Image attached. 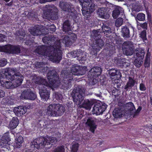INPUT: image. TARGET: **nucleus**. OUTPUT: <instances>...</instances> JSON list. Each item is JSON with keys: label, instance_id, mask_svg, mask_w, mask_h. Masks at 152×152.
<instances>
[{"label": "nucleus", "instance_id": "f257e3e1", "mask_svg": "<svg viewBox=\"0 0 152 152\" xmlns=\"http://www.w3.org/2000/svg\"><path fill=\"white\" fill-rule=\"evenodd\" d=\"M56 38L53 35L47 36L42 39L43 42L47 43L48 46H42L38 47L35 52L47 57L50 61L58 63L62 58L60 39L54 42Z\"/></svg>", "mask_w": 152, "mask_h": 152}, {"label": "nucleus", "instance_id": "f03ea898", "mask_svg": "<svg viewBox=\"0 0 152 152\" xmlns=\"http://www.w3.org/2000/svg\"><path fill=\"white\" fill-rule=\"evenodd\" d=\"M47 76L49 83L45 79L39 77L37 78L35 82L36 83L40 85L39 93L42 99L44 101L49 98L50 88L56 87L61 83L58 75L54 70L50 71Z\"/></svg>", "mask_w": 152, "mask_h": 152}, {"label": "nucleus", "instance_id": "7ed1b4c3", "mask_svg": "<svg viewBox=\"0 0 152 152\" xmlns=\"http://www.w3.org/2000/svg\"><path fill=\"white\" fill-rule=\"evenodd\" d=\"M71 72H68V70H64L62 71L61 75V79L62 80L61 82L63 86L62 88L65 89H68L71 87V83L70 81L73 80L72 76L82 75L86 73V68L80 66L76 64H73L70 65Z\"/></svg>", "mask_w": 152, "mask_h": 152}, {"label": "nucleus", "instance_id": "20e7f679", "mask_svg": "<svg viewBox=\"0 0 152 152\" xmlns=\"http://www.w3.org/2000/svg\"><path fill=\"white\" fill-rule=\"evenodd\" d=\"M8 74L10 77V81H6L5 78H1L0 79V86L6 88H12L20 85L23 81V77L21 75L19 70L16 69H9Z\"/></svg>", "mask_w": 152, "mask_h": 152}, {"label": "nucleus", "instance_id": "39448f33", "mask_svg": "<svg viewBox=\"0 0 152 152\" xmlns=\"http://www.w3.org/2000/svg\"><path fill=\"white\" fill-rule=\"evenodd\" d=\"M85 90L83 87H78L72 91V95L73 101L76 104L82 106L87 109H89L91 108V104L88 100H85L82 103L85 95Z\"/></svg>", "mask_w": 152, "mask_h": 152}, {"label": "nucleus", "instance_id": "423d86ee", "mask_svg": "<svg viewBox=\"0 0 152 152\" xmlns=\"http://www.w3.org/2000/svg\"><path fill=\"white\" fill-rule=\"evenodd\" d=\"M65 110L64 107L61 104H51L47 107L46 114L49 116L57 117L62 115Z\"/></svg>", "mask_w": 152, "mask_h": 152}, {"label": "nucleus", "instance_id": "0eeeda50", "mask_svg": "<svg viewBox=\"0 0 152 152\" xmlns=\"http://www.w3.org/2000/svg\"><path fill=\"white\" fill-rule=\"evenodd\" d=\"M137 58L134 61V64L137 67H140L143 63L145 55L144 50L142 48H137L135 50Z\"/></svg>", "mask_w": 152, "mask_h": 152}, {"label": "nucleus", "instance_id": "6e6552de", "mask_svg": "<svg viewBox=\"0 0 152 152\" xmlns=\"http://www.w3.org/2000/svg\"><path fill=\"white\" fill-rule=\"evenodd\" d=\"M60 7L68 15L72 17L75 16L76 12L74 7L69 4L65 2H60Z\"/></svg>", "mask_w": 152, "mask_h": 152}, {"label": "nucleus", "instance_id": "1a4fd4ad", "mask_svg": "<svg viewBox=\"0 0 152 152\" xmlns=\"http://www.w3.org/2000/svg\"><path fill=\"white\" fill-rule=\"evenodd\" d=\"M122 50L123 53L126 55L131 56L134 53V49L132 42L126 41L123 43Z\"/></svg>", "mask_w": 152, "mask_h": 152}, {"label": "nucleus", "instance_id": "9d476101", "mask_svg": "<svg viewBox=\"0 0 152 152\" xmlns=\"http://www.w3.org/2000/svg\"><path fill=\"white\" fill-rule=\"evenodd\" d=\"M2 51L8 53H18L20 52V48L10 45H6L1 47Z\"/></svg>", "mask_w": 152, "mask_h": 152}, {"label": "nucleus", "instance_id": "9b49d317", "mask_svg": "<svg viewBox=\"0 0 152 152\" xmlns=\"http://www.w3.org/2000/svg\"><path fill=\"white\" fill-rule=\"evenodd\" d=\"M107 105L105 104L96 103L93 107L92 113L96 115H100L103 113Z\"/></svg>", "mask_w": 152, "mask_h": 152}, {"label": "nucleus", "instance_id": "f8f14e48", "mask_svg": "<svg viewBox=\"0 0 152 152\" xmlns=\"http://www.w3.org/2000/svg\"><path fill=\"white\" fill-rule=\"evenodd\" d=\"M47 11L45 12L43 15L44 18L48 19L51 18L53 15L55 14L58 12L57 8L53 5L47 6Z\"/></svg>", "mask_w": 152, "mask_h": 152}, {"label": "nucleus", "instance_id": "ddd939ff", "mask_svg": "<svg viewBox=\"0 0 152 152\" xmlns=\"http://www.w3.org/2000/svg\"><path fill=\"white\" fill-rule=\"evenodd\" d=\"M97 120L94 118H89L86 122V124L89 127V130L92 132L94 133L95 130L96 128Z\"/></svg>", "mask_w": 152, "mask_h": 152}, {"label": "nucleus", "instance_id": "4468645a", "mask_svg": "<svg viewBox=\"0 0 152 152\" xmlns=\"http://www.w3.org/2000/svg\"><path fill=\"white\" fill-rule=\"evenodd\" d=\"M21 96L25 99L31 100H34L36 97V94L31 91L30 89L24 91L22 93Z\"/></svg>", "mask_w": 152, "mask_h": 152}, {"label": "nucleus", "instance_id": "2eb2a0df", "mask_svg": "<svg viewBox=\"0 0 152 152\" xmlns=\"http://www.w3.org/2000/svg\"><path fill=\"white\" fill-rule=\"evenodd\" d=\"M34 142H57L56 138L47 136L45 137H41L40 138L36 139L34 141Z\"/></svg>", "mask_w": 152, "mask_h": 152}, {"label": "nucleus", "instance_id": "dca6fc26", "mask_svg": "<svg viewBox=\"0 0 152 152\" xmlns=\"http://www.w3.org/2000/svg\"><path fill=\"white\" fill-rule=\"evenodd\" d=\"M27 108L26 107L20 106L15 107L14 112L15 115L18 116H21L24 114L27 111Z\"/></svg>", "mask_w": 152, "mask_h": 152}, {"label": "nucleus", "instance_id": "f3484780", "mask_svg": "<svg viewBox=\"0 0 152 152\" xmlns=\"http://www.w3.org/2000/svg\"><path fill=\"white\" fill-rule=\"evenodd\" d=\"M101 69L99 67H94L91 69L88 73V75L94 76L95 77L98 76L101 73Z\"/></svg>", "mask_w": 152, "mask_h": 152}, {"label": "nucleus", "instance_id": "a211bd4d", "mask_svg": "<svg viewBox=\"0 0 152 152\" xmlns=\"http://www.w3.org/2000/svg\"><path fill=\"white\" fill-rule=\"evenodd\" d=\"M97 13L100 17L103 18L107 19L109 17V15L107 13L104 7L99 8L97 11Z\"/></svg>", "mask_w": 152, "mask_h": 152}, {"label": "nucleus", "instance_id": "6ab92c4d", "mask_svg": "<svg viewBox=\"0 0 152 152\" xmlns=\"http://www.w3.org/2000/svg\"><path fill=\"white\" fill-rule=\"evenodd\" d=\"M115 9L113 11L112 16L114 18H118L120 14L123 13L122 8L118 6H115Z\"/></svg>", "mask_w": 152, "mask_h": 152}, {"label": "nucleus", "instance_id": "aec40b11", "mask_svg": "<svg viewBox=\"0 0 152 152\" xmlns=\"http://www.w3.org/2000/svg\"><path fill=\"white\" fill-rule=\"evenodd\" d=\"M29 32L34 36H38L41 34L40 28L39 26H35L32 28L30 29Z\"/></svg>", "mask_w": 152, "mask_h": 152}, {"label": "nucleus", "instance_id": "412c9836", "mask_svg": "<svg viewBox=\"0 0 152 152\" xmlns=\"http://www.w3.org/2000/svg\"><path fill=\"white\" fill-rule=\"evenodd\" d=\"M136 83V81L134 79L129 77L128 80L125 86V89L127 90L129 88H131L134 86Z\"/></svg>", "mask_w": 152, "mask_h": 152}, {"label": "nucleus", "instance_id": "4be33fe9", "mask_svg": "<svg viewBox=\"0 0 152 152\" xmlns=\"http://www.w3.org/2000/svg\"><path fill=\"white\" fill-rule=\"evenodd\" d=\"M109 73L111 77L115 76L117 78H120L121 76V74L119 70L112 69L110 70Z\"/></svg>", "mask_w": 152, "mask_h": 152}, {"label": "nucleus", "instance_id": "5701e85b", "mask_svg": "<svg viewBox=\"0 0 152 152\" xmlns=\"http://www.w3.org/2000/svg\"><path fill=\"white\" fill-rule=\"evenodd\" d=\"M62 30L65 33H68V32L71 30L70 22L68 20H66L63 23Z\"/></svg>", "mask_w": 152, "mask_h": 152}, {"label": "nucleus", "instance_id": "b1692460", "mask_svg": "<svg viewBox=\"0 0 152 152\" xmlns=\"http://www.w3.org/2000/svg\"><path fill=\"white\" fill-rule=\"evenodd\" d=\"M124 109L126 111L130 112L131 113L135 110L133 104L131 102H129L125 104Z\"/></svg>", "mask_w": 152, "mask_h": 152}, {"label": "nucleus", "instance_id": "393cba45", "mask_svg": "<svg viewBox=\"0 0 152 152\" xmlns=\"http://www.w3.org/2000/svg\"><path fill=\"white\" fill-rule=\"evenodd\" d=\"M19 121L17 118L13 117L9 125L10 128L12 129H13L18 126Z\"/></svg>", "mask_w": 152, "mask_h": 152}, {"label": "nucleus", "instance_id": "a878e982", "mask_svg": "<svg viewBox=\"0 0 152 152\" xmlns=\"http://www.w3.org/2000/svg\"><path fill=\"white\" fill-rule=\"evenodd\" d=\"M122 32L123 36L124 38H128L130 37L129 30L127 26L123 27L122 29Z\"/></svg>", "mask_w": 152, "mask_h": 152}, {"label": "nucleus", "instance_id": "bb28decb", "mask_svg": "<svg viewBox=\"0 0 152 152\" xmlns=\"http://www.w3.org/2000/svg\"><path fill=\"white\" fill-rule=\"evenodd\" d=\"M96 7V6L94 3L93 1L91 0L90 1L89 3H88L86 5H84V7H86L88 8L91 12H93L94 11Z\"/></svg>", "mask_w": 152, "mask_h": 152}, {"label": "nucleus", "instance_id": "cd10ccee", "mask_svg": "<svg viewBox=\"0 0 152 152\" xmlns=\"http://www.w3.org/2000/svg\"><path fill=\"white\" fill-rule=\"evenodd\" d=\"M92 36L96 40L100 39L101 37V32L99 31V30H94L93 31Z\"/></svg>", "mask_w": 152, "mask_h": 152}, {"label": "nucleus", "instance_id": "c85d7f7f", "mask_svg": "<svg viewBox=\"0 0 152 152\" xmlns=\"http://www.w3.org/2000/svg\"><path fill=\"white\" fill-rule=\"evenodd\" d=\"M31 145H33L34 149H39L44 147L46 145V143H31Z\"/></svg>", "mask_w": 152, "mask_h": 152}, {"label": "nucleus", "instance_id": "c756f323", "mask_svg": "<svg viewBox=\"0 0 152 152\" xmlns=\"http://www.w3.org/2000/svg\"><path fill=\"white\" fill-rule=\"evenodd\" d=\"M113 116L116 118L121 117L122 115L121 110L118 109H115L113 112Z\"/></svg>", "mask_w": 152, "mask_h": 152}, {"label": "nucleus", "instance_id": "7c9ffc66", "mask_svg": "<svg viewBox=\"0 0 152 152\" xmlns=\"http://www.w3.org/2000/svg\"><path fill=\"white\" fill-rule=\"evenodd\" d=\"M1 142H8L10 141V138L9 137V134L6 133L4 134L1 138Z\"/></svg>", "mask_w": 152, "mask_h": 152}, {"label": "nucleus", "instance_id": "2f4dec72", "mask_svg": "<svg viewBox=\"0 0 152 152\" xmlns=\"http://www.w3.org/2000/svg\"><path fill=\"white\" fill-rule=\"evenodd\" d=\"M69 39L71 43V45L77 39V36L75 34L69 32Z\"/></svg>", "mask_w": 152, "mask_h": 152}, {"label": "nucleus", "instance_id": "473e14b6", "mask_svg": "<svg viewBox=\"0 0 152 152\" xmlns=\"http://www.w3.org/2000/svg\"><path fill=\"white\" fill-rule=\"evenodd\" d=\"M103 31L104 34H109L111 33V28L109 26L106 25L105 24H103L102 27Z\"/></svg>", "mask_w": 152, "mask_h": 152}, {"label": "nucleus", "instance_id": "72a5a7b5", "mask_svg": "<svg viewBox=\"0 0 152 152\" xmlns=\"http://www.w3.org/2000/svg\"><path fill=\"white\" fill-rule=\"evenodd\" d=\"M89 77H90V78L88 80V82L89 84L91 85H93L96 83L98 81L97 79L94 78V77L92 76L91 75H89Z\"/></svg>", "mask_w": 152, "mask_h": 152}, {"label": "nucleus", "instance_id": "f704fd0d", "mask_svg": "<svg viewBox=\"0 0 152 152\" xmlns=\"http://www.w3.org/2000/svg\"><path fill=\"white\" fill-rule=\"evenodd\" d=\"M82 11L83 14L86 18L87 19L91 16V12L90 10L89 11H88V10H85L84 8H83L82 9Z\"/></svg>", "mask_w": 152, "mask_h": 152}, {"label": "nucleus", "instance_id": "c9c22d12", "mask_svg": "<svg viewBox=\"0 0 152 152\" xmlns=\"http://www.w3.org/2000/svg\"><path fill=\"white\" fill-rule=\"evenodd\" d=\"M96 43L98 48H96V49H99L102 48V47L104 45V42L103 41L100 39H99L96 40Z\"/></svg>", "mask_w": 152, "mask_h": 152}, {"label": "nucleus", "instance_id": "e433bc0d", "mask_svg": "<svg viewBox=\"0 0 152 152\" xmlns=\"http://www.w3.org/2000/svg\"><path fill=\"white\" fill-rule=\"evenodd\" d=\"M136 18L139 21H143L145 20V15L142 13H139L137 16Z\"/></svg>", "mask_w": 152, "mask_h": 152}, {"label": "nucleus", "instance_id": "4c0bfd02", "mask_svg": "<svg viewBox=\"0 0 152 152\" xmlns=\"http://www.w3.org/2000/svg\"><path fill=\"white\" fill-rule=\"evenodd\" d=\"M69 36H65L63 40V42L66 45L69 46L71 45V43L69 39Z\"/></svg>", "mask_w": 152, "mask_h": 152}, {"label": "nucleus", "instance_id": "58836bf2", "mask_svg": "<svg viewBox=\"0 0 152 152\" xmlns=\"http://www.w3.org/2000/svg\"><path fill=\"white\" fill-rule=\"evenodd\" d=\"M123 20L122 18H118L116 20L115 25L117 27H119L122 24Z\"/></svg>", "mask_w": 152, "mask_h": 152}, {"label": "nucleus", "instance_id": "ea45409f", "mask_svg": "<svg viewBox=\"0 0 152 152\" xmlns=\"http://www.w3.org/2000/svg\"><path fill=\"white\" fill-rule=\"evenodd\" d=\"M64 147L63 145L57 147L53 152H64Z\"/></svg>", "mask_w": 152, "mask_h": 152}, {"label": "nucleus", "instance_id": "a19ab883", "mask_svg": "<svg viewBox=\"0 0 152 152\" xmlns=\"http://www.w3.org/2000/svg\"><path fill=\"white\" fill-rule=\"evenodd\" d=\"M79 144L78 143H75L72 145V152H77L78 149Z\"/></svg>", "mask_w": 152, "mask_h": 152}, {"label": "nucleus", "instance_id": "79ce46f5", "mask_svg": "<svg viewBox=\"0 0 152 152\" xmlns=\"http://www.w3.org/2000/svg\"><path fill=\"white\" fill-rule=\"evenodd\" d=\"M80 52H81L80 50L73 51L71 52V54L73 57L75 58L76 57H79V56H81L79 55Z\"/></svg>", "mask_w": 152, "mask_h": 152}, {"label": "nucleus", "instance_id": "37998d69", "mask_svg": "<svg viewBox=\"0 0 152 152\" xmlns=\"http://www.w3.org/2000/svg\"><path fill=\"white\" fill-rule=\"evenodd\" d=\"M45 64L42 62H37L36 63L35 66L37 68H45Z\"/></svg>", "mask_w": 152, "mask_h": 152}, {"label": "nucleus", "instance_id": "c03bdc74", "mask_svg": "<svg viewBox=\"0 0 152 152\" xmlns=\"http://www.w3.org/2000/svg\"><path fill=\"white\" fill-rule=\"evenodd\" d=\"M10 145L9 143H0V147L2 148H4L9 150L10 149L9 145Z\"/></svg>", "mask_w": 152, "mask_h": 152}, {"label": "nucleus", "instance_id": "a18cd8bd", "mask_svg": "<svg viewBox=\"0 0 152 152\" xmlns=\"http://www.w3.org/2000/svg\"><path fill=\"white\" fill-rule=\"evenodd\" d=\"M80 55L81 56H79V57L80 58V60H85L86 59V56L85 55V53L82 52V51L80 52Z\"/></svg>", "mask_w": 152, "mask_h": 152}, {"label": "nucleus", "instance_id": "49530a36", "mask_svg": "<svg viewBox=\"0 0 152 152\" xmlns=\"http://www.w3.org/2000/svg\"><path fill=\"white\" fill-rule=\"evenodd\" d=\"M91 0H79L80 4L82 7H84V5H86L88 3H89Z\"/></svg>", "mask_w": 152, "mask_h": 152}, {"label": "nucleus", "instance_id": "de8ad7c7", "mask_svg": "<svg viewBox=\"0 0 152 152\" xmlns=\"http://www.w3.org/2000/svg\"><path fill=\"white\" fill-rule=\"evenodd\" d=\"M142 109V107L140 106H139L136 111H135L133 114V117H135L139 113L140 111Z\"/></svg>", "mask_w": 152, "mask_h": 152}, {"label": "nucleus", "instance_id": "09e8293b", "mask_svg": "<svg viewBox=\"0 0 152 152\" xmlns=\"http://www.w3.org/2000/svg\"><path fill=\"white\" fill-rule=\"evenodd\" d=\"M141 37L143 40H145L146 39V32L145 31H142L141 33Z\"/></svg>", "mask_w": 152, "mask_h": 152}, {"label": "nucleus", "instance_id": "8fccbe9b", "mask_svg": "<svg viewBox=\"0 0 152 152\" xmlns=\"http://www.w3.org/2000/svg\"><path fill=\"white\" fill-rule=\"evenodd\" d=\"M48 29L50 31H55L56 30L55 26L54 25H51L48 27Z\"/></svg>", "mask_w": 152, "mask_h": 152}, {"label": "nucleus", "instance_id": "3c124183", "mask_svg": "<svg viewBox=\"0 0 152 152\" xmlns=\"http://www.w3.org/2000/svg\"><path fill=\"white\" fill-rule=\"evenodd\" d=\"M150 64V59H145V67H148Z\"/></svg>", "mask_w": 152, "mask_h": 152}, {"label": "nucleus", "instance_id": "603ef678", "mask_svg": "<svg viewBox=\"0 0 152 152\" xmlns=\"http://www.w3.org/2000/svg\"><path fill=\"white\" fill-rule=\"evenodd\" d=\"M140 89L141 91H144L146 89V87L145 85L142 83L140 84Z\"/></svg>", "mask_w": 152, "mask_h": 152}, {"label": "nucleus", "instance_id": "864d4df0", "mask_svg": "<svg viewBox=\"0 0 152 152\" xmlns=\"http://www.w3.org/2000/svg\"><path fill=\"white\" fill-rule=\"evenodd\" d=\"M55 96L56 98L58 100H61L62 98V95L58 93H56L55 94Z\"/></svg>", "mask_w": 152, "mask_h": 152}, {"label": "nucleus", "instance_id": "5fc2aeb1", "mask_svg": "<svg viewBox=\"0 0 152 152\" xmlns=\"http://www.w3.org/2000/svg\"><path fill=\"white\" fill-rule=\"evenodd\" d=\"M15 140L16 142H23V138L21 136H20Z\"/></svg>", "mask_w": 152, "mask_h": 152}, {"label": "nucleus", "instance_id": "6e6d98bb", "mask_svg": "<svg viewBox=\"0 0 152 152\" xmlns=\"http://www.w3.org/2000/svg\"><path fill=\"white\" fill-rule=\"evenodd\" d=\"M140 26L142 28L147 29L148 27V23L146 22L140 24Z\"/></svg>", "mask_w": 152, "mask_h": 152}, {"label": "nucleus", "instance_id": "4d7b16f0", "mask_svg": "<svg viewBox=\"0 0 152 152\" xmlns=\"http://www.w3.org/2000/svg\"><path fill=\"white\" fill-rule=\"evenodd\" d=\"M7 61L5 60H2L0 61V67H3L7 64Z\"/></svg>", "mask_w": 152, "mask_h": 152}, {"label": "nucleus", "instance_id": "13d9d810", "mask_svg": "<svg viewBox=\"0 0 152 152\" xmlns=\"http://www.w3.org/2000/svg\"><path fill=\"white\" fill-rule=\"evenodd\" d=\"M5 36L4 35L0 34V42H2L5 40Z\"/></svg>", "mask_w": 152, "mask_h": 152}, {"label": "nucleus", "instance_id": "bf43d9fd", "mask_svg": "<svg viewBox=\"0 0 152 152\" xmlns=\"http://www.w3.org/2000/svg\"><path fill=\"white\" fill-rule=\"evenodd\" d=\"M56 0H40L39 2L41 3H43L47 2H50Z\"/></svg>", "mask_w": 152, "mask_h": 152}, {"label": "nucleus", "instance_id": "052dcab7", "mask_svg": "<svg viewBox=\"0 0 152 152\" xmlns=\"http://www.w3.org/2000/svg\"><path fill=\"white\" fill-rule=\"evenodd\" d=\"M4 92L2 90H0V97H2L4 95Z\"/></svg>", "mask_w": 152, "mask_h": 152}, {"label": "nucleus", "instance_id": "680f3d73", "mask_svg": "<svg viewBox=\"0 0 152 152\" xmlns=\"http://www.w3.org/2000/svg\"><path fill=\"white\" fill-rule=\"evenodd\" d=\"M22 143H15L16 144V145L14 144L15 145V146L16 148H20L21 146V144Z\"/></svg>", "mask_w": 152, "mask_h": 152}, {"label": "nucleus", "instance_id": "e2e57ef3", "mask_svg": "<svg viewBox=\"0 0 152 152\" xmlns=\"http://www.w3.org/2000/svg\"><path fill=\"white\" fill-rule=\"evenodd\" d=\"M151 56V54L150 52H148V53H147L146 55V57L145 59H150V58Z\"/></svg>", "mask_w": 152, "mask_h": 152}, {"label": "nucleus", "instance_id": "0e129e2a", "mask_svg": "<svg viewBox=\"0 0 152 152\" xmlns=\"http://www.w3.org/2000/svg\"><path fill=\"white\" fill-rule=\"evenodd\" d=\"M32 42L31 40H28V41H26L25 42L26 44L27 45H31L32 43Z\"/></svg>", "mask_w": 152, "mask_h": 152}, {"label": "nucleus", "instance_id": "69168bd1", "mask_svg": "<svg viewBox=\"0 0 152 152\" xmlns=\"http://www.w3.org/2000/svg\"><path fill=\"white\" fill-rule=\"evenodd\" d=\"M7 103L10 105H11L14 104V102L13 100L12 102H10V101H9L7 102Z\"/></svg>", "mask_w": 152, "mask_h": 152}, {"label": "nucleus", "instance_id": "338daca9", "mask_svg": "<svg viewBox=\"0 0 152 152\" xmlns=\"http://www.w3.org/2000/svg\"><path fill=\"white\" fill-rule=\"evenodd\" d=\"M12 4V3L10 2V3L7 4V5L8 6H10V5H11Z\"/></svg>", "mask_w": 152, "mask_h": 152}, {"label": "nucleus", "instance_id": "774afa93", "mask_svg": "<svg viewBox=\"0 0 152 152\" xmlns=\"http://www.w3.org/2000/svg\"><path fill=\"white\" fill-rule=\"evenodd\" d=\"M4 0L6 2H8L10 1V0Z\"/></svg>", "mask_w": 152, "mask_h": 152}]
</instances>
